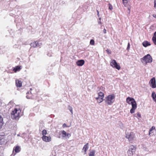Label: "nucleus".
<instances>
[{
    "label": "nucleus",
    "instance_id": "b1692460",
    "mask_svg": "<svg viewBox=\"0 0 156 156\" xmlns=\"http://www.w3.org/2000/svg\"><path fill=\"white\" fill-rule=\"evenodd\" d=\"M27 94H27L26 96V97L27 99H29L31 98H32V95L31 94V92H30V94H29V92H27Z\"/></svg>",
    "mask_w": 156,
    "mask_h": 156
},
{
    "label": "nucleus",
    "instance_id": "9b49d317",
    "mask_svg": "<svg viewBox=\"0 0 156 156\" xmlns=\"http://www.w3.org/2000/svg\"><path fill=\"white\" fill-rule=\"evenodd\" d=\"M62 137L66 139L69 138L71 136L70 134L69 133H67L64 130L62 131Z\"/></svg>",
    "mask_w": 156,
    "mask_h": 156
},
{
    "label": "nucleus",
    "instance_id": "a19ab883",
    "mask_svg": "<svg viewBox=\"0 0 156 156\" xmlns=\"http://www.w3.org/2000/svg\"><path fill=\"white\" fill-rule=\"evenodd\" d=\"M13 103V102L12 101H10L9 103V104H12Z\"/></svg>",
    "mask_w": 156,
    "mask_h": 156
},
{
    "label": "nucleus",
    "instance_id": "39448f33",
    "mask_svg": "<svg viewBox=\"0 0 156 156\" xmlns=\"http://www.w3.org/2000/svg\"><path fill=\"white\" fill-rule=\"evenodd\" d=\"M136 146L131 145L129 147V149L127 151V153L129 156H132L134 154L136 151Z\"/></svg>",
    "mask_w": 156,
    "mask_h": 156
},
{
    "label": "nucleus",
    "instance_id": "6e6d98bb",
    "mask_svg": "<svg viewBox=\"0 0 156 156\" xmlns=\"http://www.w3.org/2000/svg\"><path fill=\"white\" fill-rule=\"evenodd\" d=\"M54 156H55V155H54Z\"/></svg>",
    "mask_w": 156,
    "mask_h": 156
},
{
    "label": "nucleus",
    "instance_id": "5fc2aeb1",
    "mask_svg": "<svg viewBox=\"0 0 156 156\" xmlns=\"http://www.w3.org/2000/svg\"><path fill=\"white\" fill-rule=\"evenodd\" d=\"M15 154H14L13 155V156H14L15 155Z\"/></svg>",
    "mask_w": 156,
    "mask_h": 156
},
{
    "label": "nucleus",
    "instance_id": "7c9ffc66",
    "mask_svg": "<svg viewBox=\"0 0 156 156\" xmlns=\"http://www.w3.org/2000/svg\"><path fill=\"white\" fill-rule=\"evenodd\" d=\"M94 44V41L93 39H91L90 41V44L92 45H93Z\"/></svg>",
    "mask_w": 156,
    "mask_h": 156
},
{
    "label": "nucleus",
    "instance_id": "cd10ccee",
    "mask_svg": "<svg viewBox=\"0 0 156 156\" xmlns=\"http://www.w3.org/2000/svg\"><path fill=\"white\" fill-rule=\"evenodd\" d=\"M47 133V131L45 129H44L42 131V134L43 135V136H45V135Z\"/></svg>",
    "mask_w": 156,
    "mask_h": 156
},
{
    "label": "nucleus",
    "instance_id": "c85d7f7f",
    "mask_svg": "<svg viewBox=\"0 0 156 156\" xmlns=\"http://www.w3.org/2000/svg\"><path fill=\"white\" fill-rule=\"evenodd\" d=\"M119 126H120V127L121 129H123V128H124L123 124L122 122H119Z\"/></svg>",
    "mask_w": 156,
    "mask_h": 156
},
{
    "label": "nucleus",
    "instance_id": "c9c22d12",
    "mask_svg": "<svg viewBox=\"0 0 156 156\" xmlns=\"http://www.w3.org/2000/svg\"><path fill=\"white\" fill-rule=\"evenodd\" d=\"M69 126H67L65 123H64L62 125V127L63 128H65V127H69Z\"/></svg>",
    "mask_w": 156,
    "mask_h": 156
},
{
    "label": "nucleus",
    "instance_id": "ddd939ff",
    "mask_svg": "<svg viewBox=\"0 0 156 156\" xmlns=\"http://www.w3.org/2000/svg\"><path fill=\"white\" fill-rule=\"evenodd\" d=\"M84 61L82 59L78 60L76 62V64L79 66H82L84 64Z\"/></svg>",
    "mask_w": 156,
    "mask_h": 156
},
{
    "label": "nucleus",
    "instance_id": "4c0bfd02",
    "mask_svg": "<svg viewBox=\"0 0 156 156\" xmlns=\"http://www.w3.org/2000/svg\"><path fill=\"white\" fill-rule=\"evenodd\" d=\"M154 7L156 9V0H154Z\"/></svg>",
    "mask_w": 156,
    "mask_h": 156
},
{
    "label": "nucleus",
    "instance_id": "2eb2a0df",
    "mask_svg": "<svg viewBox=\"0 0 156 156\" xmlns=\"http://www.w3.org/2000/svg\"><path fill=\"white\" fill-rule=\"evenodd\" d=\"M143 45L145 47H146L149 46L151 45V44L150 42L147 41H144L142 43Z\"/></svg>",
    "mask_w": 156,
    "mask_h": 156
},
{
    "label": "nucleus",
    "instance_id": "de8ad7c7",
    "mask_svg": "<svg viewBox=\"0 0 156 156\" xmlns=\"http://www.w3.org/2000/svg\"><path fill=\"white\" fill-rule=\"evenodd\" d=\"M20 136V134H18L17 135V136Z\"/></svg>",
    "mask_w": 156,
    "mask_h": 156
},
{
    "label": "nucleus",
    "instance_id": "4468645a",
    "mask_svg": "<svg viewBox=\"0 0 156 156\" xmlns=\"http://www.w3.org/2000/svg\"><path fill=\"white\" fill-rule=\"evenodd\" d=\"M104 97V95L103 93L102 92H100L98 93V98H96V99H99L100 100L103 99Z\"/></svg>",
    "mask_w": 156,
    "mask_h": 156
},
{
    "label": "nucleus",
    "instance_id": "603ef678",
    "mask_svg": "<svg viewBox=\"0 0 156 156\" xmlns=\"http://www.w3.org/2000/svg\"><path fill=\"white\" fill-rule=\"evenodd\" d=\"M15 154H14L13 155V156H14L15 155Z\"/></svg>",
    "mask_w": 156,
    "mask_h": 156
},
{
    "label": "nucleus",
    "instance_id": "f704fd0d",
    "mask_svg": "<svg viewBox=\"0 0 156 156\" xmlns=\"http://www.w3.org/2000/svg\"><path fill=\"white\" fill-rule=\"evenodd\" d=\"M130 47V44L129 43H128V45H127V50H129V49Z\"/></svg>",
    "mask_w": 156,
    "mask_h": 156
},
{
    "label": "nucleus",
    "instance_id": "f03ea898",
    "mask_svg": "<svg viewBox=\"0 0 156 156\" xmlns=\"http://www.w3.org/2000/svg\"><path fill=\"white\" fill-rule=\"evenodd\" d=\"M20 111L18 110L17 109L15 108L14 110L12 111L11 113V118L14 120H18L20 117L19 114Z\"/></svg>",
    "mask_w": 156,
    "mask_h": 156
},
{
    "label": "nucleus",
    "instance_id": "0eeeda50",
    "mask_svg": "<svg viewBox=\"0 0 156 156\" xmlns=\"http://www.w3.org/2000/svg\"><path fill=\"white\" fill-rule=\"evenodd\" d=\"M150 86L152 88H154L156 87V80L154 77L152 78L149 81Z\"/></svg>",
    "mask_w": 156,
    "mask_h": 156
},
{
    "label": "nucleus",
    "instance_id": "37998d69",
    "mask_svg": "<svg viewBox=\"0 0 156 156\" xmlns=\"http://www.w3.org/2000/svg\"><path fill=\"white\" fill-rule=\"evenodd\" d=\"M2 104V101L0 99V107L1 106Z\"/></svg>",
    "mask_w": 156,
    "mask_h": 156
},
{
    "label": "nucleus",
    "instance_id": "f8f14e48",
    "mask_svg": "<svg viewBox=\"0 0 156 156\" xmlns=\"http://www.w3.org/2000/svg\"><path fill=\"white\" fill-rule=\"evenodd\" d=\"M43 140L46 142H49L51 141V137L50 136H44L42 137Z\"/></svg>",
    "mask_w": 156,
    "mask_h": 156
},
{
    "label": "nucleus",
    "instance_id": "864d4df0",
    "mask_svg": "<svg viewBox=\"0 0 156 156\" xmlns=\"http://www.w3.org/2000/svg\"><path fill=\"white\" fill-rule=\"evenodd\" d=\"M15 154H14L13 155V156H14L15 155Z\"/></svg>",
    "mask_w": 156,
    "mask_h": 156
},
{
    "label": "nucleus",
    "instance_id": "49530a36",
    "mask_svg": "<svg viewBox=\"0 0 156 156\" xmlns=\"http://www.w3.org/2000/svg\"><path fill=\"white\" fill-rule=\"evenodd\" d=\"M128 10H129V12H130V9H129L128 8Z\"/></svg>",
    "mask_w": 156,
    "mask_h": 156
},
{
    "label": "nucleus",
    "instance_id": "9d476101",
    "mask_svg": "<svg viewBox=\"0 0 156 156\" xmlns=\"http://www.w3.org/2000/svg\"><path fill=\"white\" fill-rule=\"evenodd\" d=\"M42 44L41 43H39L37 41H36L30 44L31 47L35 48L37 47L40 46Z\"/></svg>",
    "mask_w": 156,
    "mask_h": 156
},
{
    "label": "nucleus",
    "instance_id": "a211bd4d",
    "mask_svg": "<svg viewBox=\"0 0 156 156\" xmlns=\"http://www.w3.org/2000/svg\"><path fill=\"white\" fill-rule=\"evenodd\" d=\"M88 148V143H87L86 144H85L83 146L82 149V151H83L85 152V154H86V151L87 150Z\"/></svg>",
    "mask_w": 156,
    "mask_h": 156
},
{
    "label": "nucleus",
    "instance_id": "1a4fd4ad",
    "mask_svg": "<svg viewBox=\"0 0 156 156\" xmlns=\"http://www.w3.org/2000/svg\"><path fill=\"white\" fill-rule=\"evenodd\" d=\"M5 136L0 135V144H5L7 141L5 138Z\"/></svg>",
    "mask_w": 156,
    "mask_h": 156
},
{
    "label": "nucleus",
    "instance_id": "5701e85b",
    "mask_svg": "<svg viewBox=\"0 0 156 156\" xmlns=\"http://www.w3.org/2000/svg\"><path fill=\"white\" fill-rule=\"evenodd\" d=\"M3 124V119L2 116L0 115V129H1L2 126Z\"/></svg>",
    "mask_w": 156,
    "mask_h": 156
},
{
    "label": "nucleus",
    "instance_id": "72a5a7b5",
    "mask_svg": "<svg viewBox=\"0 0 156 156\" xmlns=\"http://www.w3.org/2000/svg\"><path fill=\"white\" fill-rule=\"evenodd\" d=\"M97 102H98L99 103H100L102 102L103 101V99L102 100H100V99H97Z\"/></svg>",
    "mask_w": 156,
    "mask_h": 156
},
{
    "label": "nucleus",
    "instance_id": "aec40b11",
    "mask_svg": "<svg viewBox=\"0 0 156 156\" xmlns=\"http://www.w3.org/2000/svg\"><path fill=\"white\" fill-rule=\"evenodd\" d=\"M152 40L154 44L156 45V31L154 34Z\"/></svg>",
    "mask_w": 156,
    "mask_h": 156
},
{
    "label": "nucleus",
    "instance_id": "423d86ee",
    "mask_svg": "<svg viewBox=\"0 0 156 156\" xmlns=\"http://www.w3.org/2000/svg\"><path fill=\"white\" fill-rule=\"evenodd\" d=\"M110 65L113 68L117 69L118 70L120 69V65L118 64L115 60H113L112 62H110Z\"/></svg>",
    "mask_w": 156,
    "mask_h": 156
},
{
    "label": "nucleus",
    "instance_id": "c756f323",
    "mask_svg": "<svg viewBox=\"0 0 156 156\" xmlns=\"http://www.w3.org/2000/svg\"><path fill=\"white\" fill-rule=\"evenodd\" d=\"M108 5V9L110 10H112L113 9V6L110 3H109Z\"/></svg>",
    "mask_w": 156,
    "mask_h": 156
},
{
    "label": "nucleus",
    "instance_id": "79ce46f5",
    "mask_svg": "<svg viewBox=\"0 0 156 156\" xmlns=\"http://www.w3.org/2000/svg\"><path fill=\"white\" fill-rule=\"evenodd\" d=\"M153 16L154 17V18H156V14H153Z\"/></svg>",
    "mask_w": 156,
    "mask_h": 156
},
{
    "label": "nucleus",
    "instance_id": "473e14b6",
    "mask_svg": "<svg viewBox=\"0 0 156 156\" xmlns=\"http://www.w3.org/2000/svg\"><path fill=\"white\" fill-rule=\"evenodd\" d=\"M106 51L109 54H111V50H110L109 49H107L106 50Z\"/></svg>",
    "mask_w": 156,
    "mask_h": 156
},
{
    "label": "nucleus",
    "instance_id": "393cba45",
    "mask_svg": "<svg viewBox=\"0 0 156 156\" xmlns=\"http://www.w3.org/2000/svg\"><path fill=\"white\" fill-rule=\"evenodd\" d=\"M155 129V127L154 126H152L151 128L149 130V135H150L151 134L153 133L152 131Z\"/></svg>",
    "mask_w": 156,
    "mask_h": 156
},
{
    "label": "nucleus",
    "instance_id": "8fccbe9b",
    "mask_svg": "<svg viewBox=\"0 0 156 156\" xmlns=\"http://www.w3.org/2000/svg\"><path fill=\"white\" fill-rule=\"evenodd\" d=\"M15 154H14L13 155V156H14L15 155Z\"/></svg>",
    "mask_w": 156,
    "mask_h": 156
},
{
    "label": "nucleus",
    "instance_id": "3c124183",
    "mask_svg": "<svg viewBox=\"0 0 156 156\" xmlns=\"http://www.w3.org/2000/svg\"><path fill=\"white\" fill-rule=\"evenodd\" d=\"M15 154H14L13 155V156H14L15 155Z\"/></svg>",
    "mask_w": 156,
    "mask_h": 156
},
{
    "label": "nucleus",
    "instance_id": "a878e982",
    "mask_svg": "<svg viewBox=\"0 0 156 156\" xmlns=\"http://www.w3.org/2000/svg\"><path fill=\"white\" fill-rule=\"evenodd\" d=\"M68 109L70 111V112L72 114H73V108L71 106H70L69 105L68 106Z\"/></svg>",
    "mask_w": 156,
    "mask_h": 156
},
{
    "label": "nucleus",
    "instance_id": "2f4dec72",
    "mask_svg": "<svg viewBox=\"0 0 156 156\" xmlns=\"http://www.w3.org/2000/svg\"><path fill=\"white\" fill-rule=\"evenodd\" d=\"M122 1L124 5H126L127 2V0H122Z\"/></svg>",
    "mask_w": 156,
    "mask_h": 156
},
{
    "label": "nucleus",
    "instance_id": "58836bf2",
    "mask_svg": "<svg viewBox=\"0 0 156 156\" xmlns=\"http://www.w3.org/2000/svg\"><path fill=\"white\" fill-rule=\"evenodd\" d=\"M103 33L105 34L106 33V30L104 28L103 30Z\"/></svg>",
    "mask_w": 156,
    "mask_h": 156
},
{
    "label": "nucleus",
    "instance_id": "20e7f679",
    "mask_svg": "<svg viewBox=\"0 0 156 156\" xmlns=\"http://www.w3.org/2000/svg\"><path fill=\"white\" fill-rule=\"evenodd\" d=\"M141 61H144L146 62V63H151L152 61V58L151 55L148 54L145 55L143 58L141 59Z\"/></svg>",
    "mask_w": 156,
    "mask_h": 156
},
{
    "label": "nucleus",
    "instance_id": "f3484780",
    "mask_svg": "<svg viewBox=\"0 0 156 156\" xmlns=\"http://www.w3.org/2000/svg\"><path fill=\"white\" fill-rule=\"evenodd\" d=\"M21 66H16L15 67L13 68V71L15 72L16 73L18 71H19L21 69Z\"/></svg>",
    "mask_w": 156,
    "mask_h": 156
},
{
    "label": "nucleus",
    "instance_id": "f257e3e1",
    "mask_svg": "<svg viewBox=\"0 0 156 156\" xmlns=\"http://www.w3.org/2000/svg\"><path fill=\"white\" fill-rule=\"evenodd\" d=\"M126 102L129 104H131L132 105V108L130 110V113L131 114L133 113L137 107L135 100L132 98L128 97L126 99Z\"/></svg>",
    "mask_w": 156,
    "mask_h": 156
},
{
    "label": "nucleus",
    "instance_id": "09e8293b",
    "mask_svg": "<svg viewBox=\"0 0 156 156\" xmlns=\"http://www.w3.org/2000/svg\"><path fill=\"white\" fill-rule=\"evenodd\" d=\"M101 18H99V19L100 20H101Z\"/></svg>",
    "mask_w": 156,
    "mask_h": 156
},
{
    "label": "nucleus",
    "instance_id": "6e6552de",
    "mask_svg": "<svg viewBox=\"0 0 156 156\" xmlns=\"http://www.w3.org/2000/svg\"><path fill=\"white\" fill-rule=\"evenodd\" d=\"M134 136V133L131 132L129 135H126V137L128 138L129 142L132 143L133 140Z\"/></svg>",
    "mask_w": 156,
    "mask_h": 156
},
{
    "label": "nucleus",
    "instance_id": "c03bdc74",
    "mask_svg": "<svg viewBox=\"0 0 156 156\" xmlns=\"http://www.w3.org/2000/svg\"><path fill=\"white\" fill-rule=\"evenodd\" d=\"M97 13H98V14H97V15H98V16H99V11H98V10H97Z\"/></svg>",
    "mask_w": 156,
    "mask_h": 156
},
{
    "label": "nucleus",
    "instance_id": "4be33fe9",
    "mask_svg": "<svg viewBox=\"0 0 156 156\" xmlns=\"http://www.w3.org/2000/svg\"><path fill=\"white\" fill-rule=\"evenodd\" d=\"M95 153V150H90V152L89 154V156H94Z\"/></svg>",
    "mask_w": 156,
    "mask_h": 156
},
{
    "label": "nucleus",
    "instance_id": "bb28decb",
    "mask_svg": "<svg viewBox=\"0 0 156 156\" xmlns=\"http://www.w3.org/2000/svg\"><path fill=\"white\" fill-rule=\"evenodd\" d=\"M134 116L137 118L138 117L140 118L141 117V115L139 112H137L136 114H135Z\"/></svg>",
    "mask_w": 156,
    "mask_h": 156
},
{
    "label": "nucleus",
    "instance_id": "6ab92c4d",
    "mask_svg": "<svg viewBox=\"0 0 156 156\" xmlns=\"http://www.w3.org/2000/svg\"><path fill=\"white\" fill-rule=\"evenodd\" d=\"M13 150H14L16 153H19L20 151V148L19 146H17L14 147Z\"/></svg>",
    "mask_w": 156,
    "mask_h": 156
},
{
    "label": "nucleus",
    "instance_id": "7ed1b4c3",
    "mask_svg": "<svg viewBox=\"0 0 156 156\" xmlns=\"http://www.w3.org/2000/svg\"><path fill=\"white\" fill-rule=\"evenodd\" d=\"M115 98V96L114 94L109 95L106 97L105 102L108 105H112L114 102V99Z\"/></svg>",
    "mask_w": 156,
    "mask_h": 156
},
{
    "label": "nucleus",
    "instance_id": "ea45409f",
    "mask_svg": "<svg viewBox=\"0 0 156 156\" xmlns=\"http://www.w3.org/2000/svg\"><path fill=\"white\" fill-rule=\"evenodd\" d=\"M2 48H0V54H2L3 53V51L2 50Z\"/></svg>",
    "mask_w": 156,
    "mask_h": 156
},
{
    "label": "nucleus",
    "instance_id": "412c9836",
    "mask_svg": "<svg viewBox=\"0 0 156 156\" xmlns=\"http://www.w3.org/2000/svg\"><path fill=\"white\" fill-rule=\"evenodd\" d=\"M151 96L153 101L156 102V94L154 91L152 92Z\"/></svg>",
    "mask_w": 156,
    "mask_h": 156
},
{
    "label": "nucleus",
    "instance_id": "a18cd8bd",
    "mask_svg": "<svg viewBox=\"0 0 156 156\" xmlns=\"http://www.w3.org/2000/svg\"><path fill=\"white\" fill-rule=\"evenodd\" d=\"M98 24H101V22L100 21L98 22Z\"/></svg>",
    "mask_w": 156,
    "mask_h": 156
},
{
    "label": "nucleus",
    "instance_id": "dca6fc26",
    "mask_svg": "<svg viewBox=\"0 0 156 156\" xmlns=\"http://www.w3.org/2000/svg\"><path fill=\"white\" fill-rule=\"evenodd\" d=\"M16 85L17 87H21L22 86L21 81L19 80H16Z\"/></svg>",
    "mask_w": 156,
    "mask_h": 156
},
{
    "label": "nucleus",
    "instance_id": "e433bc0d",
    "mask_svg": "<svg viewBox=\"0 0 156 156\" xmlns=\"http://www.w3.org/2000/svg\"><path fill=\"white\" fill-rule=\"evenodd\" d=\"M47 55L48 56L50 57L52 56L51 55V53L48 52V53L47 54Z\"/></svg>",
    "mask_w": 156,
    "mask_h": 156
}]
</instances>
